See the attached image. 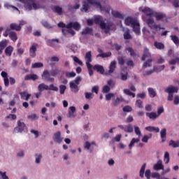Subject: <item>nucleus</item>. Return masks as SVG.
<instances>
[{"instance_id":"nucleus-1","label":"nucleus","mask_w":179,"mask_h":179,"mask_svg":"<svg viewBox=\"0 0 179 179\" xmlns=\"http://www.w3.org/2000/svg\"><path fill=\"white\" fill-rule=\"evenodd\" d=\"M124 23L126 26H131L135 34L137 36L141 34V24L138 20L134 19L132 17H127L124 20Z\"/></svg>"},{"instance_id":"nucleus-2","label":"nucleus","mask_w":179,"mask_h":179,"mask_svg":"<svg viewBox=\"0 0 179 179\" xmlns=\"http://www.w3.org/2000/svg\"><path fill=\"white\" fill-rule=\"evenodd\" d=\"M89 3L90 5H93L94 6H96V8H99L100 10H104L103 6H101V3H100V1H97L96 0H87V1L83 2V7L80 9L81 12H85V13H87V12H89V8H90Z\"/></svg>"},{"instance_id":"nucleus-3","label":"nucleus","mask_w":179,"mask_h":179,"mask_svg":"<svg viewBox=\"0 0 179 179\" xmlns=\"http://www.w3.org/2000/svg\"><path fill=\"white\" fill-rule=\"evenodd\" d=\"M94 23H95V24H99L101 29L102 30H105L104 32L106 34H108V33H110L111 28L110 25H107V24L104 22V20L103 19L102 16L98 15L95 17L94 19Z\"/></svg>"},{"instance_id":"nucleus-4","label":"nucleus","mask_w":179,"mask_h":179,"mask_svg":"<svg viewBox=\"0 0 179 179\" xmlns=\"http://www.w3.org/2000/svg\"><path fill=\"white\" fill-rule=\"evenodd\" d=\"M85 59L89 75L90 76H93V66L90 64V62H92V51H89L85 54Z\"/></svg>"},{"instance_id":"nucleus-5","label":"nucleus","mask_w":179,"mask_h":179,"mask_svg":"<svg viewBox=\"0 0 179 179\" xmlns=\"http://www.w3.org/2000/svg\"><path fill=\"white\" fill-rule=\"evenodd\" d=\"M80 82H82V78L80 77H76V79L73 81H71L69 83L70 85V89H71V90H74V93H78V92H79V85L80 83Z\"/></svg>"},{"instance_id":"nucleus-6","label":"nucleus","mask_w":179,"mask_h":179,"mask_svg":"<svg viewBox=\"0 0 179 179\" xmlns=\"http://www.w3.org/2000/svg\"><path fill=\"white\" fill-rule=\"evenodd\" d=\"M37 48H38V44L34 43L31 44V47L29 48V56L31 58H36V55L37 52Z\"/></svg>"},{"instance_id":"nucleus-7","label":"nucleus","mask_w":179,"mask_h":179,"mask_svg":"<svg viewBox=\"0 0 179 179\" xmlns=\"http://www.w3.org/2000/svg\"><path fill=\"white\" fill-rule=\"evenodd\" d=\"M42 78L44 80H47L48 82L54 83L55 79L54 78H51V72H49L48 70H45L42 73Z\"/></svg>"},{"instance_id":"nucleus-8","label":"nucleus","mask_w":179,"mask_h":179,"mask_svg":"<svg viewBox=\"0 0 179 179\" xmlns=\"http://www.w3.org/2000/svg\"><path fill=\"white\" fill-rule=\"evenodd\" d=\"M146 23L149 27H150L152 30H157V28L159 27V25L156 24L155 22V20L152 18H148L146 20Z\"/></svg>"},{"instance_id":"nucleus-9","label":"nucleus","mask_w":179,"mask_h":179,"mask_svg":"<svg viewBox=\"0 0 179 179\" xmlns=\"http://www.w3.org/2000/svg\"><path fill=\"white\" fill-rule=\"evenodd\" d=\"M66 29H73L76 31L80 30V24L78 22H71L66 24Z\"/></svg>"},{"instance_id":"nucleus-10","label":"nucleus","mask_w":179,"mask_h":179,"mask_svg":"<svg viewBox=\"0 0 179 179\" xmlns=\"http://www.w3.org/2000/svg\"><path fill=\"white\" fill-rule=\"evenodd\" d=\"M26 128V124L24 122H21L20 120L17 121V127L14 129L15 132L22 133L24 131Z\"/></svg>"},{"instance_id":"nucleus-11","label":"nucleus","mask_w":179,"mask_h":179,"mask_svg":"<svg viewBox=\"0 0 179 179\" xmlns=\"http://www.w3.org/2000/svg\"><path fill=\"white\" fill-rule=\"evenodd\" d=\"M53 141L56 143H59V145L62 143V141H64V138L61 137V131H57L54 134Z\"/></svg>"},{"instance_id":"nucleus-12","label":"nucleus","mask_w":179,"mask_h":179,"mask_svg":"<svg viewBox=\"0 0 179 179\" xmlns=\"http://www.w3.org/2000/svg\"><path fill=\"white\" fill-rule=\"evenodd\" d=\"M117 65V62L115 60L110 62L109 65V70L108 71H106V75H111V73H114V71H115V68Z\"/></svg>"},{"instance_id":"nucleus-13","label":"nucleus","mask_w":179,"mask_h":179,"mask_svg":"<svg viewBox=\"0 0 179 179\" xmlns=\"http://www.w3.org/2000/svg\"><path fill=\"white\" fill-rule=\"evenodd\" d=\"M141 12H143V13L146 14V16H149L150 17H152V16H155V11H153V10H152L149 7H145L143 9H141Z\"/></svg>"},{"instance_id":"nucleus-14","label":"nucleus","mask_w":179,"mask_h":179,"mask_svg":"<svg viewBox=\"0 0 179 179\" xmlns=\"http://www.w3.org/2000/svg\"><path fill=\"white\" fill-rule=\"evenodd\" d=\"M154 17H155L156 20H163V19H167V15L165 13L162 12H155L154 13Z\"/></svg>"},{"instance_id":"nucleus-15","label":"nucleus","mask_w":179,"mask_h":179,"mask_svg":"<svg viewBox=\"0 0 179 179\" xmlns=\"http://www.w3.org/2000/svg\"><path fill=\"white\" fill-rule=\"evenodd\" d=\"M154 170L159 171V170H164V166L163 165V161L159 159L157 161V164H155L153 166Z\"/></svg>"},{"instance_id":"nucleus-16","label":"nucleus","mask_w":179,"mask_h":179,"mask_svg":"<svg viewBox=\"0 0 179 179\" xmlns=\"http://www.w3.org/2000/svg\"><path fill=\"white\" fill-rule=\"evenodd\" d=\"M38 9V6L37 3L34 2V0H29L28 1V9L29 10H31V9Z\"/></svg>"},{"instance_id":"nucleus-17","label":"nucleus","mask_w":179,"mask_h":179,"mask_svg":"<svg viewBox=\"0 0 179 179\" xmlns=\"http://www.w3.org/2000/svg\"><path fill=\"white\" fill-rule=\"evenodd\" d=\"M147 58H150V52H149V49L148 48H145L141 60L146 61Z\"/></svg>"},{"instance_id":"nucleus-18","label":"nucleus","mask_w":179,"mask_h":179,"mask_svg":"<svg viewBox=\"0 0 179 179\" xmlns=\"http://www.w3.org/2000/svg\"><path fill=\"white\" fill-rule=\"evenodd\" d=\"M94 71H96V72H99L101 75L104 73V67L103 66H100L99 64H96L93 66Z\"/></svg>"},{"instance_id":"nucleus-19","label":"nucleus","mask_w":179,"mask_h":179,"mask_svg":"<svg viewBox=\"0 0 179 179\" xmlns=\"http://www.w3.org/2000/svg\"><path fill=\"white\" fill-rule=\"evenodd\" d=\"M38 76L36 74H28L24 77V80H37Z\"/></svg>"},{"instance_id":"nucleus-20","label":"nucleus","mask_w":179,"mask_h":179,"mask_svg":"<svg viewBox=\"0 0 179 179\" xmlns=\"http://www.w3.org/2000/svg\"><path fill=\"white\" fill-rule=\"evenodd\" d=\"M165 92L166 93H177L178 92V87H173V86H169L168 88L165 90Z\"/></svg>"},{"instance_id":"nucleus-21","label":"nucleus","mask_w":179,"mask_h":179,"mask_svg":"<svg viewBox=\"0 0 179 179\" xmlns=\"http://www.w3.org/2000/svg\"><path fill=\"white\" fill-rule=\"evenodd\" d=\"M10 30H15V31H20L22 30V27L16 23H11L10 24Z\"/></svg>"},{"instance_id":"nucleus-22","label":"nucleus","mask_w":179,"mask_h":179,"mask_svg":"<svg viewBox=\"0 0 179 179\" xmlns=\"http://www.w3.org/2000/svg\"><path fill=\"white\" fill-rule=\"evenodd\" d=\"M9 38H10L13 43H16V41H17V34L13 31H11L9 33Z\"/></svg>"},{"instance_id":"nucleus-23","label":"nucleus","mask_w":179,"mask_h":179,"mask_svg":"<svg viewBox=\"0 0 179 179\" xmlns=\"http://www.w3.org/2000/svg\"><path fill=\"white\" fill-rule=\"evenodd\" d=\"M4 52L6 55V57H11L12 56V53L13 52V47L12 46H8L7 48H6Z\"/></svg>"},{"instance_id":"nucleus-24","label":"nucleus","mask_w":179,"mask_h":179,"mask_svg":"<svg viewBox=\"0 0 179 179\" xmlns=\"http://www.w3.org/2000/svg\"><path fill=\"white\" fill-rule=\"evenodd\" d=\"M145 130L148 131L149 132H156V133L160 132V129H159V127H155L152 126L146 127Z\"/></svg>"},{"instance_id":"nucleus-25","label":"nucleus","mask_w":179,"mask_h":179,"mask_svg":"<svg viewBox=\"0 0 179 179\" xmlns=\"http://www.w3.org/2000/svg\"><path fill=\"white\" fill-rule=\"evenodd\" d=\"M171 40L174 43L176 47H179V38L177 35H171L170 36Z\"/></svg>"},{"instance_id":"nucleus-26","label":"nucleus","mask_w":179,"mask_h":179,"mask_svg":"<svg viewBox=\"0 0 179 179\" xmlns=\"http://www.w3.org/2000/svg\"><path fill=\"white\" fill-rule=\"evenodd\" d=\"M154 46L155 47V48H157V50H164L165 48L164 43L162 42L155 41L154 43Z\"/></svg>"},{"instance_id":"nucleus-27","label":"nucleus","mask_w":179,"mask_h":179,"mask_svg":"<svg viewBox=\"0 0 179 179\" xmlns=\"http://www.w3.org/2000/svg\"><path fill=\"white\" fill-rule=\"evenodd\" d=\"M125 51H128V52H129L130 55L133 57V58H135V57L137 55L136 52L131 47L126 48Z\"/></svg>"},{"instance_id":"nucleus-28","label":"nucleus","mask_w":179,"mask_h":179,"mask_svg":"<svg viewBox=\"0 0 179 179\" xmlns=\"http://www.w3.org/2000/svg\"><path fill=\"white\" fill-rule=\"evenodd\" d=\"M152 62H153V59H148L146 62H144L143 64V69H145L146 68H150L152 66Z\"/></svg>"},{"instance_id":"nucleus-29","label":"nucleus","mask_w":179,"mask_h":179,"mask_svg":"<svg viewBox=\"0 0 179 179\" xmlns=\"http://www.w3.org/2000/svg\"><path fill=\"white\" fill-rule=\"evenodd\" d=\"M147 117L150 118V120H156V118H158L159 115L157 113L155 112H151V113H146Z\"/></svg>"},{"instance_id":"nucleus-30","label":"nucleus","mask_w":179,"mask_h":179,"mask_svg":"<svg viewBox=\"0 0 179 179\" xmlns=\"http://www.w3.org/2000/svg\"><path fill=\"white\" fill-rule=\"evenodd\" d=\"M167 130L162 129L160 131L162 142H166V135H167Z\"/></svg>"},{"instance_id":"nucleus-31","label":"nucleus","mask_w":179,"mask_h":179,"mask_svg":"<svg viewBox=\"0 0 179 179\" xmlns=\"http://www.w3.org/2000/svg\"><path fill=\"white\" fill-rule=\"evenodd\" d=\"M82 34H90L91 36H93V28L86 27L83 30Z\"/></svg>"},{"instance_id":"nucleus-32","label":"nucleus","mask_w":179,"mask_h":179,"mask_svg":"<svg viewBox=\"0 0 179 179\" xmlns=\"http://www.w3.org/2000/svg\"><path fill=\"white\" fill-rule=\"evenodd\" d=\"M38 92H43V90H48V85H45V83H41L38 86Z\"/></svg>"},{"instance_id":"nucleus-33","label":"nucleus","mask_w":179,"mask_h":179,"mask_svg":"<svg viewBox=\"0 0 179 179\" xmlns=\"http://www.w3.org/2000/svg\"><path fill=\"white\" fill-rule=\"evenodd\" d=\"M50 75H51V76H54V77L61 75V69H55L52 70L50 71Z\"/></svg>"},{"instance_id":"nucleus-34","label":"nucleus","mask_w":179,"mask_h":179,"mask_svg":"<svg viewBox=\"0 0 179 179\" xmlns=\"http://www.w3.org/2000/svg\"><path fill=\"white\" fill-rule=\"evenodd\" d=\"M124 40H131L132 38V36H131L129 29H127L126 31L123 34Z\"/></svg>"},{"instance_id":"nucleus-35","label":"nucleus","mask_w":179,"mask_h":179,"mask_svg":"<svg viewBox=\"0 0 179 179\" xmlns=\"http://www.w3.org/2000/svg\"><path fill=\"white\" fill-rule=\"evenodd\" d=\"M145 169H146V164H143L139 172V176L141 177V178H143Z\"/></svg>"},{"instance_id":"nucleus-36","label":"nucleus","mask_w":179,"mask_h":179,"mask_svg":"<svg viewBox=\"0 0 179 179\" xmlns=\"http://www.w3.org/2000/svg\"><path fill=\"white\" fill-rule=\"evenodd\" d=\"M148 91L150 97L152 99H153V97H156V91L153 88H148Z\"/></svg>"},{"instance_id":"nucleus-37","label":"nucleus","mask_w":179,"mask_h":179,"mask_svg":"<svg viewBox=\"0 0 179 179\" xmlns=\"http://www.w3.org/2000/svg\"><path fill=\"white\" fill-rule=\"evenodd\" d=\"M111 55H112L111 52H108L105 53L99 54L98 55H96V57L97 58H99V57H101V58H108V57H111Z\"/></svg>"},{"instance_id":"nucleus-38","label":"nucleus","mask_w":179,"mask_h":179,"mask_svg":"<svg viewBox=\"0 0 179 179\" xmlns=\"http://www.w3.org/2000/svg\"><path fill=\"white\" fill-rule=\"evenodd\" d=\"M164 68H166V66L164 65H162V66H154V71L159 73V72H162V71L164 70Z\"/></svg>"},{"instance_id":"nucleus-39","label":"nucleus","mask_w":179,"mask_h":179,"mask_svg":"<svg viewBox=\"0 0 179 179\" xmlns=\"http://www.w3.org/2000/svg\"><path fill=\"white\" fill-rule=\"evenodd\" d=\"M80 8V4L79 3H76L73 6L71 5H68L69 10H74V9H79Z\"/></svg>"},{"instance_id":"nucleus-40","label":"nucleus","mask_w":179,"mask_h":179,"mask_svg":"<svg viewBox=\"0 0 179 179\" xmlns=\"http://www.w3.org/2000/svg\"><path fill=\"white\" fill-rule=\"evenodd\" d=\"M124 132H128L129 134L134 132V127L131 124L125 126Z\"/></svg>"},{"instance_id":"nucleus-41","label":"nucleus","mask_w":179,"mask_h":179,"mask_svg":"<svg viewBox=\"0 0 179 179\" xmlns=\"http://www.w3.org/2000/svg\"><path fill=\"white\" fill-rule=\"evenodd\" d=\"M112 15L114 17H118V19H123L124 16L118 11H112Z\"/></svg>"},{"instance_id":"nucleus-42","label":"nucleus","mask_w":179,"mask_h":179,"mask_svg":"<svg viewBox=\"0 0 179 179\" xmlns=\"http://www.w3.org/2000/svg\"><path fill=\"white\" fill-rule=\"evenodd\" d=\"M164 162L165 164H168V163L170 162V154L169 153V152H165Z\"/></svg>"},{"instance_id":"nucleus-43","label":"nucleus","mask_w":179,"mask_h":179,"mask_svg":"<svg viewBox=\"0 0 179 179\" xmlns=\"http://www.w3.org/2000/svg\"><path fill=\"white\" fill-rule=\"evenodd\" d=\"M122 101H124V98H122V96L120 97H117L115 101H113V105L114 106H118V104H120V103H122Z\"/></svg>"},{"instance_id":"nucleus-44","label":"nucleus","mask_w":179,"mask_h":179,"mask_svg":"<svg viewBox=\"0 0 179 179\" xmlns=\"http://www.w3.org/2000/svg\"><path fill=\"white\" fill-rule=\"evenodd\" d=\"M141 140L139 138H132L129 145V149H132V146H134L135 143H138V142H139Z\"/></svg>"},{"instance_id":"nucleus-45","label":"nucleus","mask_w":179,"mask_h":179,"mask_svg":"<svg viewBox=\"0 0 179 179\" xmlns=\"http://www.w3.org/2000/svg\"><path fill=\"white\" fill-rule=\"evenodd\" d=\"M169 146H172V148H179V141L176 142L173 140H171L169 142Z\"/></svg>"},{"instance_id":"nucleus-46","label":"nucleus","mask_w":179,"mask_h":179,"mask_svg":"<svg viewBox=\"0 0 179 179\" xmlns=\"http://www.w3.org/2000/svg\"><path fill=\"white\" fill-rule=\"evenodd\" d=\"M41 24L45 27V29H52V26L48 23V22L43 20L41 22Z\"/></svg>"},{"instance_id":"nucleus-47","label":"nucleus","mask_w":179,"mask_h":179,"mask_svg":"<svg viewBox=\"0 0 179 179\" xmlns=\"http://www.w3.org/2000/svg\"><path fill=\"white\" fill-rule=\"evenodd\" d=\"M134 132L136 135L138 136V138H141V136H142V133L141 132V129H139V127L138 126L134 127Z\"/></svg>"},{"instance_id":"nucleus-48","label":"nucleus","mask_w":179,"mask_h":179,"mask_svg":"<svg viewBox=\"0 0 179 179\" xmlns=\"http://www.w3.org/2000/svg\"><path fill=\"white\" fill-rule=\"evenodd\" d=\"M54 9L56 13H58V15H62V8H61L59 6H55Z\"/></svg>"},{"instance_id":"nucleus-49","label":"nucleus","mask_w":179,"mask_h":179,"mask_svg":"<svg viewBox=\"0 0 179 179\" xmlns=\"http://www.w3.org/2000/svg\"><path fill=\"white\" fill-rule=\"evenodd\" d=\"M66 75V78H75V76H76V73L73 71L72 72H69V71H66L65 73Z\"/></svg>"},{"instance_id":"nucleus-50","label":"nucleus","mask_w":179,"mask_h":179,"mask_svg":"<svg viewBox=\"0 0 179 179\" xmlns=\"http://www.w3.org/2000/svg\"><path fill=\"white\" fill-rule=\"evenodd\" d=\"M123 92H124V94H127V96H132L133 98H135V96H136L135 94L131 92L128 89H124Z\"/></svg>"},{"instance_id":"nucleus-51","label":"nucleus","mask_w":179,"mask_h":179,"mask_svg":"<svg viewBox=\"0 0 179 179\" xmlns=\"http://www.w3.org/2000/svg\"><path fill=\"white\" fill-rule=\"evenodd\" d=\"M59 92L60 94H64L65 91L66 90V86L64 85H59Z\"/></svg>"},{"instance_id":"nucleus-52","label":"nucleus","mask_w":179,"mask_h":179,"mask_svg":"<svg viewBox=\"0 0 179 179\" xmlns=\"http://www.w3.org/2000/svg\"><path fill=\"white\" fill-rule=\"evenodd\" d=\"M44 66V64L41 62H36L32 64L31 68L36 69V68H43Z\"/></svg>"},{"instance_id":"nucleus-53","label":"nucleus","mask_w":179,"mask_h":179,"mask_svg":"<svg viewBox=\"0 0 179 179\" xmlns=\"http://www.w3.org/2000/svg\"><path fill=\"white\" fill-rule=\"evenodd\" d=\"M171 3H173L174 8H179V0H169Z\"/></svg>"},{"instance_id":"nucleus-54","label":"nucleus","mask_w":179,"mask_h":179,"mask_svg":"<svg viewBox=\"0 0 179 179\" xmlns=\"http://www.w3.org/2000/svg\"><path fill=\"white\" fill-rule=\"evenodd\" d=\"M8 45V41L6 39L3 40L0 42V47L5 50V48Z\"/></svg>"},{"instance_id":"nucleus-55","label":"nucleus","mask_w":179,"mask_h":179,"mask_svg":"<svg viewBox=\"0 0 179 179\" xmlns=\"http://www.w3.org/2000/svg\"><path fill=\"white\" fill-rule=\"evenodd\" d=\"M151 176L152 178L163 179V177L160 176V174H159V173L157 172L152 173Z\"/></svg>"},{"instance_id":"nucleus-56","label":"nucleus","mask_w":179,"mask_h":179,"mask_svg":"<svg viewBox=\"0 0 179 179\" xmlns=\"http://www.w3.org/2000/svg\"><path fill=\"white\" fill-rule=\"evenodd\" d=\"M143 102L141 99H138L136 101V106L138 107V108H143Z\"/></svg>"},{"instance_id":"nucleus-57","label":"nucleus","mask_w":179,"mask_h":179,"mask_svg":"<svg viewBox=\"0 0 179 179\" xmlns=\"http://www.w3.org/2000/svg\"><path fill=\"white\" fill-rule=\"evenodd\" d=\"M122 110L124 113H131V111H132V107L129 106H126L123 107Z\"/></svg>"},{"instance_id":"nucleus-58","label":"nucleus","mask_w":179,"mask_h":179,"mask_svg":"<svg viewBox=\"0 0 179 179\" xmlns=\"http://www.w3.org/2000/svg\"><path fill=\"white\" fill-rule=\"evenodd\" d=\"M48 90H52L53 92H58V87H55L54 84H50V86L48 87Z\"/></svg>"},{"instance_id":"nucleus-59","label":"nucleus","mask_w":179,"mask_h":179,"mask_svg":"<svg viewBox=\"0 0 179 179\" xmlns=\"http://www.w3.org/2000/svg\"><path fill=\"white\" fill-rule=\"evenodd\" d=\"M163 113H164V108H163V106H160L159 108H158L157 115H158V117H160V115L163 114Z\"/></svg>"},{"instance_id":"nucleus-60","label":"nucleus","mask_w":179,"mask_h":179,"mask_svg":"<svg viewBox=\"0 0 179 179\" xmlns=\"http://www.w3.org/2000/svg\"><path fill=\"white\" fill-rule=\"evenodd\" d=\"M41 159H43V155L41 154L36 155V163H40V162H41Z\"/></svg>"},{"instance_id":"nucleus-61","label":"nucleus","mask_w":179,"mask_h":179,"mask_svg":"<svg viewBox=\"0 0 179 179\" xmlns=\"http://www.w3.org/2000/svg\"><path fill=\"white\" fill-rule=\"evenodd\" d=\"M110 89L108 85H104L102 88V93H108Z\"/></svg>"},{"instance_id":"nucleus-62","label":"nucleus","mask_w":179,"mask_h":179,"mask_svg":"<svg viewBox=\"0 0 179 179\" xmlns=\"http://www.w3.org/2000/svg\"><path fill=\"white\" fill-rule=\"evenodd\" d=\"M107 85L109 87H113L115 85V83H114V80H113V79H110L108 80Z\"/></svg>"},{"instance_id":"nucleus-63","label":"nucleus","mask_w":179,"mask_h":179,"mask_svg":"<svg viewBox=\"0 0 179 179\" xmlns=\"http://www.w3.org/2000/svg\"><path fill=\"white\" fill-rule=\"evenodd\" d=\"M152 173L150 172V169H147L145 172V176L147 179H150V175Z\"/></svg>"},{"instance_id":"nucleus-64","label":"nucleus","mask_w":179,"mask_h":179,"mask_svg":"<svg viewBox=\"0 0 179 179\" xmlns=\"http://www.w3.org/2000/svg\"><path fill=\"white\" fill-rule=\"evenodd\" d=\"M0 176H1L2 179H9L8 176H6V172L0 171Z\"/></svg>"}]
</instances>
